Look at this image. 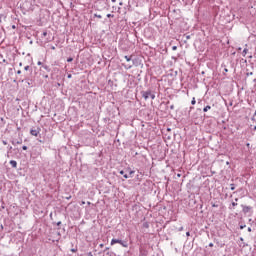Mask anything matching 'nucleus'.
Returning a JSON list of instances; mask_svg holds the SVG:
<instances>
[{
    "mask_svg": "<svg viewBox=\"0 0 256 256\" xmlns=\"http://www.w3.org/2000/svg\"><path fill=\"white\" fill-rule=\"evenodd\" d=\"M117 243H118L119 245H121L122 247H125V248L129 247V244L127 243V241L121 240V239H116V238H113V239L111 240L110 245H115V244H117Z\"/></svg>",
    "mask_w": 256,
    "mask_h": 256,
    "instance_id": "obj_1",
    "label": "nucleus"
},
{
    "mask_svg": "<svg viewBox=\"0 0 256 256\" xmlns=\"http://www.w3.org/2000/svg\"><path fill=\"white\" fill-rule=\"evenodd\" d=\"M141 95L143 97V99H145V101H147V99H149L150 95H151V90L148 91H142Z\"/></svg>",
    "mask_w": 256,
    "mask_h": 256,
    "instance_id": "obj_2",
    "label": "nucleus"
},
{
    "mask_svg": "<svg viewBox=\"0 0 256 256\" xmlns=\"http://www.w3.org/2000/svg\"><path fill=\"white\" fill-rule=\"evenodd\" d=\"M241 207H242V212L245 214V215H247V213H249L250 211H251V209H253V207H251V206H245V205H241Z\"/></svg>",
    "mask_w": 256,
    "mask_h": 256,
    "instance_id": "obj_3",
    "label": "nucleus"
},
{
    "mask_svg": "<svg viewBox=\"0 0 256 256\" xmlns=\"http://www.w3.org/2000/svg\"><path fill=\"white\" fill-rule=\"evenodd\" d=\"M40 132H41V128L30 130V134L33 135V137H37V135H39Z\"/></svg>",
    "mask_w": 256,
    "mask_h": 256,
    "instance_id": "obj_4",
    "label": "nucleus"
},
{
    "mask_svg": "<svg viewBox=\"0 0 256 256\" xmlns=\"http://www.w3.org/2000/svg\"><path fill=\"white\" fill-rule=\"evenodd\" d=\"M24 81L28 84L31 85L29 81H31V77H29V74H26L24 79L21 80V83H24Z\"/></svg>",
    "mask_w": 256,
    "mask_h": 256,
    "instance_id": "obj_5",
    "label": "nucleus"
},
{
    "mask_svg": "<svg viewBox=\"0 0 256 256\" xmlns=\"http://www.w3.org/2000/svg\"><path fill=\"white\" fill-rule=\"evenodd\" d=\"M10 165L13 167V169H17V161L10 160Z\"/></svg>",
    "mask_w": 256,
    "mask_h": 256,
    "instance_id": "obj_6",
    "label": "nucleus"
},
{
    "mask_svg": "<svg viewBox=\"0 0 256 256\" xmlns=\"http://www.w3.org/2000/svg\"><path fill=\"white\" fill-rule=\"evenodd\" d=\"M120 175H123L124 179H129V174H125V171L121 170Z\"/></svg>",
    "mask_w": 256,
    "mask_h": 256,
    "instance_id": "obj_7",
    "label": "nucleus"
},
{
    "mask_svg": "<svg viewBox=\"0 0 256 256\" xmlns=\"http://www.w3.org/2000/svg\"><path fill=\"white\" fill-rule=\"evenodd\" d=\"M25 71H30V74L33 73V69H31V66L27 65L24 67Z\"/></svg>",
    "mask_w": 256,
    "mask_h": 256,
    "instance_id": "obj_8",
    "label": "nucleus"
},
{
    "mask_svg": "<svg viewBox=\"0 0 256 256\" xmlns=\"http://www.w3.org/2000/svg\"><path fill=\"white\" fill-rule=\"evenodd\" d=\"M43 69L47 71L48 73L51 71V68L48 65H42Z\"/></svg>",
    "mask_w": 256,
    "mask_h": 256,
    "instance_id": "obj_9",
    "label": "nucleus"
},
{
    "mask_svg": "<svg viewBox=\"0 0 256 256\" xmlns=\"http://www.w3.org/2000/svg\"><path fill=\"white\" fill-rule=\"evenodd\" d=\"M211 110V106L207 105L206 107L203 108V112L207 113V111Z\"/></svg>",
    "mask_w": 256,
    "mask_h": 256,
    "instance_id": "obj_10",
    "label": "nucleus"
},
{
    "mask_svg": "<svg viewBox=\"0 0 256 256\" xmlns=\"http://www.w3.org/2000/svg\"><path fill=\"white\" fill-rule=\"evenodd\" d=\"M234 207H237V203L236 202H232V204L229 206L228 209L233 210Z\"/></svg>",
    "mask_w": 256,
    "mask_h": 256,
    "instance_id": "obj_11",
    "label": "nucleus"
},
{
    "mask_svg": "<svg viewBox=\"0 0 256 256\" xmlns=\"http://www.w3.org/2000/svg\"><path fill=\"white\" fill-rule=\"evenodd\" d=\"M142 227H143L144 229H149V222H144V223L142 224Z\"/></svg>",
    "mask_w": 256,
    "mask_h": 256,
    "instance_id": "obj_12",
    "label": "nucleus"
},
{
    "mask_svg": "<svg viewBox=\"0 0 256 256\" xmlns=\"http://www.w3.org/2000/svg\"><path fill=\"white\" fill-rule=\"evenodd\" d=\"M184 37H186V40H184V43H187V41H189V39H191V35H184Z\"/></svg>",
    "mask_w": 256,
    "mask_h": 256,
    "instance_id": "obj_13",
    "label": "nucleus"
},
{
    "mask_svg": "<svg viewBox=\"0 0 256 256\" xmlns=\"http://www.w3.org/2000/svg\"><path fill=\"white\" fill-rule=\"evenodd\" d=\"M133 175H135V170H130L128 176L129 177H133Z\"/></svg>",
    "mask_w": 256,
    "mask_h": 256,
    "instance_id": "obj_14",
    "label": "nucleus"
},
{
    "mask_svg": "<svg viewBox=\"0 0 256 256\" xmlns=\"http://www.w3.org/2000/svg\"><path fill=\"white\" fill-rule=\"evenodd\" d=\"M94 17H97L98 19H103V16H101V14H94Z\"/></svg>",
    "mask_w": 256,
    "mask_h": 256,
    "instance_id": "obj_15",
    "label": "nucleus"
},
{
    "mask_svg": "<svg viewBox=\"0 0 256 256\" xmlns=\"http://www.w3.org/2000/svg\"><path fill=\"white\" fill-rule=\"evenodd\" d=\"M231 191H235V184H230Z\"/></svg>",
    "mask_w": 256,
    "mask_h": 256,
    "instance_id": "obj_16",
    "label": "nucleus"
},
{
    "mask_svg": "<svg viewBox=\"0 0 256 256\" xmlns=\"http://www.w3.org/2000/svg\"><path fill=\"white\" fill-rule=\"evenodd\" d=\"M248 51H249V49H247V48H245V49L243 50L244 57H245V55H247Z\"/></svg>",
    "mask_w": 256,
    "mask_h": 256,
    "instance_id": "obj_17",
    "label": "nucleus"
},
{
    "mask_svg": "<svg viewBox=\"0 0 256 256\" xmlns=\"http://www.w3.org/2000/svg\"><path fill=\"white\" fill-rule=\"evenodd\" d=\"M71 62H73V57H69V58L67 59V63H71Z\"/></svg>",
    "mask_w": 256,
    "mask_h": 256,
    "instance_id": "obj_18",
    "label": "nucleus"
},
{
    "mask_svg": "<svg viewBox=\"0 0 256 256\" xmlns=\"http://www.w3.org/2000/svg\"><path fill=\"white\" fill-rule=\"evenodd\" d=\"M13 143V145H21V141H14V142H12Z\"/></svg>",
    "mask_w": 256,
    "mask_h": 256,
    "instance_id": "obj_19",
    "label": "nucleus"
},
{
    "mask_svg": "<svg viewBox=\"0 0 256 256\" xmlns=\"http://www.w3.org/2000/svg\"><path fill=\"white\" fill-rule=\"evenodd\" d=\"M124 58H125L126 61H128V62L131 61V56H125Z\"/></svg>",
    "mask_w": 256,
    "mask_h": 256,
    "instance_id": "obj_20",
    "label": "nucleus"
},
{
    "mask_svg": "<svg viewBox=\"0 0 256 256\" xmlns=\"http://www.w3.org/2000/svg\"><path fill=\"white\" fill-rule=\"evenodd\" d=\"M195 103H197V101L195 100V98H192L191 105H195Z\"/></svg>",
    "mask_w": 256,
    "mask_h": 256,
    "instance_id": "obj_21",
    "label": "nucleus"
},
{
    "mask_svg": "<svg viewBox=\"0 0 256 256\" xmlns=\"http://www.w3.org/2000/svg\"><path fill=\"white\" fill-rule=\"evenodd\" d=\"M246 227H247V225H245V224L240 225V229H245Z\"/></svg>",
    "mask_w": 256,
    "mask_h": 256,
    "instance_id": "obj_22",
    "label": "nucleus"
},
{
    "mask_svg": "<svg viewBox=\"0 0 256 256\" xmlns=\"http://www.w3.org/2000/svg\"><path fill=\"white\" fill-rule=\"evenodd\" d=\"M107 17H108V19H109V18H111V17H115V15H113V14H107Z\"/></svg>",
    "mask_w": 256,
    "mask_h": 256,
    "instance_id": "obj_23",
    "label": "nucleus"
},
{
    "mask_svg": "<svg viewBox=\"0 0 256 256\" xmlns=\"http://www.w3.org/2000/svg\"><path fill=\"white\" fill-rule=\"evenodd\" d=\"M211 205H212V207H219V205L218 204H215V203H211Z\"/></svg>",
    "mask_w": 256,
    "mask_h": 256,
    "instance_id": "obj_24",
    "label": "nucleus"
},
{
    "mask_svg": "<svg viewBox=\"0 0 256 256\" xmlns=\"http://www.w3.org/2000/svg\"><path fill=\"white\" fill-rule=\"evenodd\" d=\"M106 255L113 256V252H106Z\"/></svg>",
    "mask_w": 256,
    "mask_h": 256,
    "instance_id": "obj_25",
    "label": "nucleus"
},
{
    "mask_svg": "<svg viewBox=\"0 0 256 256\" xmlns=\"http://www.w3.org/2000/svg\"><path fill=\"white\" fill-rule=\"evenodd\" d=\"M172 51H177V46H173Z\"/></svg>",
    "mask_w": 256,
    "mask_h": 256,
    "instance_id": "obj_26",
    "label": "nucleus"
},
{
    "mask_svg": "<svg viewBox=\"0 0 256 256\" xmlns=\"http://www.w3.org/2000/svg\"><path fill=\"white\" fill-rule=\"evenodd\" d=\"M187 237H191V232H186Z\"/></svg>",
    "mask_w": 256,
    "mask_h": 256,
    "instance_id": "obj_27",
    "label": "nucleus"
},
{
    "mask_svg": "<svg viewBox=\"0 0 256 256\" xmlns=\"http://www.w3.org/2000/svg\"><path fill=\"white\" fill-rule=\"evenodd\" d=\"M43 37H47V31L43 32Z\"/></svg>",
    "mask_w": 256,
    "mask_h": 256,
    "instance_id": "obj_28",
    "label": "nucleus"
},
{
    "mask_svg": "<svg viewBox=\"0 0 256 256\" xmlns=\"http://www.w3.org/2000/svg\"><path fill=\"white\" fill-rule=\"evenodd\" d=\"M150 98H151V99H155V94H151V95H150Z\"/></svg>",
    "mask_w": 256,
    "mask_h": 256,
    "instance_id": "obj_29",
    "label": "nucleus"
},
{
    "mask_svg": "<svg viewBox=\"0 0 256 256\" xmlns=\"http://www.w3.org/2000/svg\"><path fill=\"white\" fill-rule=\"evenodd\" d=\"M170 109L173 111V109H175V105L172 104V105L170 106Z\"/></svg>",
    "mask_w": 256,
    "mask_h": 256,
    "instance_id": "obj_30",
    "label": "nucleus"
},
{
    "mask_svg": "<svg viewBox=\"0 0 256 256\" xmlns=\"http://www.w3.org/2000/svg\"><path fill=\"white\" fill-rule=\"evenodd\" d=\"M23 151H27V146H22Z\"/></svg>",
    "mask_w": 256,
    "mask_h": 256,
    "instance_id": "obj_31",
    "label": "nucleus"
},
{
    "mask_svg": "<svg viewBox=\"0 0 256 256\" xmlns=\"http://www.w3.org/2000/svg\"><path fill=\"white\" fill-rule=\"evenodd\" d=\"M72 253H76L77 252V249L73 248L71 249Z\"/></svg>",
    "mask_w": 256,
    "mask_h": 256,
    "instance_id": "obj_32",
    "label": "nucleus"
},
{
    "mask_svg": "<svg viewBox=\"0 0 256 256\" xmlns=\"http://www.w3.org/2000/svg\"><path fill=\"white\" fill-rule=\"evenodd\" d=\"M224 73H229V69L225 68Z\"/></svg>",
    "mask_w": 256,
    "mask_h": 256,
    "instance_id": "obj_33",
    "label": "nucleus"
},
{
    "mask_svg": "<svg viewBox=\"0 0 256 256\" xmlns=\"http://www.w3.org/2000/svg\"><path fill=\"white\" fill-rule=\"evenodd\" d=\"M107 251H109V247H106V248L104 249V253L107 252Z\"/></svg>",
    "mask_w": 256,
    "mask_h": 256,
    "instance_id": "obj_34",
    "label": "nucleus"
},
{
    "mask_svg": "<svg viewBox=\"0 0 256 256\" xmlns=\"http://www.w3.org/2000/svg\"><path fill=\"white\" fill-rule=\"evenodd\" d=\"M50 49H52V51H55V46H51Z\"/></svg>",
    "mask_w": 256,
    "mask_h": 256,
    "instance_id": "obj_35",
    "label": "nucleus"
},
{
    "mask_svg": "<svg viewBox=\"0 0 256 256\" xmlns=\"http://www.w3.org/2000/svg\"><path fill=\"white\" fill-rule=\"evenodd\" d=\"M56 225L59 227L61 225V221L57 222Z\"/></svg>",
    "mask_w": 256,
    "mask_h": 256,
    "instance_id": "obj_36",
    "label": "nucleus"
},
{
    "mask_svg": "<svg viewBox=\"0 0 256 256\" xmlns=\"http://www.w3.org/2000/svg\"><path fill=\"white\" fill-rule=\"evenodd\" d=\"M178 231H183V226H181L180 228H178Z\"/></svg>",
    "mask_w": 256,
    "mask_h": 256,
    "instance_id": "obj_37",
    "label": "nucleus"
},
{
    "mask_svg": "<svg viewBox=\"0 0 256 256\" xmlns=\"http://www.w3.org/2000/svg\"><path fill=\"white\" fill-rule=\"evenodd\" d=\"M87 256H93V253H92V252H89V253L87 254Z\"/></svg>",
    "mask_w": 256,
    "mask_h": 256,
    "instance_id": "obj_38",
    "label": "nucleus"
},
{
    "mask_svg": "<svg viewBox=\"0 0 256 256\" xmlns=\"http://www.w3.org/2000/svg\"><path fill=\"white\" fill-rule=\"evenodd\" d=\"M37 65H43V63L41 61H38Z\"/></svg>",
    "mask_w": 256,
    "mask_h": 256,
    "instance_id": "obj_39",
    "label": "nucleus"
},
{
    "mask_svg": "<svg viewBox=\"0 0 256 256\" xmlns=\"http://www.w3.org/2000/svg\"><path fill=\"white\" fill-rule=\"evenodd\" d=\"M17 75H21V70H18V71H17Z\"/></svg>",
    "mask_w": 256,
    "mask_h": 256,
    "instance_id": "obj_40",
    "label": "nucleus"
},
{
    "mask_svg": "<svg viewBox=\"0 0 256 256\" xmlns=\"http://www.w3.org/2000/svg\"><path fill=\"white\" fill-rule=\"evenodd\" d=\"M246 147H248V148L251 147V144H250V143H247V144H246Z\"/></svg>",
    "mask_w": 256,
    "mask_h": 256,
    "instance_id": "obj_41",
    "label": "nucleus"
},
{
    "mask_svg": "<svg viewBox=\"0 0 256 256\" xmlns=\"http://www.w3.org/2000/svg\"><path fill=\"white\" fill-rule=\"evenodd\" d=\"M252 229L251 227H248V232L251 233Z\"/></svg>",
    "mask_w": 256,
    "mask_h": 256,
    "instance_id": "obj_42",
    "label": "nucleus"
},
{
    "mask_svg": "<svg viewBox=\"0 0 256 256\" xmlns=\"http://www.w3.org/2000/svg\"><path fill=\"white\" fill-rule=\"evenodd\" d=\"M19 67H23V63L22 62L19 63Z\"/></svg>",
    "mask_w": 256,
    "mask_h": 256,
    "instance_id": "obj_43",
    "label": "nucleus"
},
{
    "mask_svg": "<svg viewBox=\"0 0 256 256\" xmlns=\"http://www.w3.org/2000/svg\"><path fill=\"white\" fill-rule=\"evenodd\" d=\"M72 75L71 74H68V79H71Z\"/></svg>",
    "mask_w": 256,
    "mask_h": 256,
    "instance_id": "obj_44",
    "label": "nucleus"
},
{
    "mask_svg": "<svg viewBox=\"0 0 256 256\" xmlns=\"http://www.w3.org/2000/svg\"><path fill=\"white\" fill-rule=\"evenodd\" d=\"M56 85H57V87H61V83H57Z\"/></svg>",
    "mask_w": 256,
    "mask_h": 256,
    "instance_id": "obj_45",
    "label": "nucleus"
},
{
    "mask_svg": "<svg viewBox=\"0 0 256 256\" xmlns=\"http://www.w3.org/2000/svg\"><path fill=\"white\" fill-rule=\"evenodd\" d=\"M17 27L15 25H12V29H16Z\"/></svg>",
    "mask_w": 256,
    "mask_h": 256,
    "instance_id": "obj_46",
    "label": "nucleus"
},
{
    "mask_svg": "<svg viewBox=\"0 0 256 256\" xmlns=\"http://www.w3.org/2000/svg\"><path fill=\"white\" fill-rule=\"evenodd\" d=\"M247 75H248V76H249V75H253V72L247 73Z\"/></svg>",
    "mask_w": 256,
    "mask_h": 256,
    "instance_id": "obj_47",
    "label": "nucleus"
},
{
    "mask_svg": "<svg viewBox=\"0 0 256 256\" xmlns=\"http://www.w3.org/2000/svg\"><path fill=\"white\" fill-rule=\"evenodd\" d=\"M209 247H213V243H210V244H209Z\"/></svg>",
    "mask_w": 256,
    "mask_h": 256,
    "instance_id": "obj_48",
    "label": "nucleus"
},
{
    "mask_svg": "<svg viewBox=\"0 0 256 256\" xmlns=\"http://www.w3.org/2000/svg\"><path fill=\"white\" fill-rule=\"evenodd\" d=\"M99 247L103 248V247H104V245H103V244H100V245H99Z\"/></svg>",
    "mask_w": 256,
    "mask_h": 256,
    "instance_id": "obj_49",
    "label": "nucleus"
},
{
    "mask_svg": "<svg viewBox=\"0 0 256 256\" xmlns=\"http://www.w3.org/2000/svg\"><path fill=\"white\" fill-rule=\"evenodd\" d=\"M112 1V3H115L117 0H111Z\"/></svg>",
    "mask_w": 256,
    "mask_h": 256,
    "instance_id": "obj_50",
    "label": "nucleus"
},
{
    "mask_svg": "<svg viewBox=\"0 0 256 256\" xmlns=\"http://www.w3.org/2000/svg\"><path fill=\"white\" fill-rule=\"evenodd\" d=\"M167 131H171V128H167Z\"/></svg>",
    "mask_w": 256,
    "mask_h": 256,
    "instance_id": "obj_51",
    "label": "nucleus"
},
{
    "mask_svg": "<svg viewBox=\"0 0 256 256\" xmlns=\"http://www.w3.org/2000/svg\"><path fill=\"white\" fill-rule=\"evenodd\" d=\"M4 145H7V142L3 141Z\"/></svg>",
    "mask_w": 256,
    "mask_h": 256,
    "instance_id": "obj_52",
    "label": "nucleus"
},
{
    "mask_svg": "<svg viewBox=\"0 0 256 256\" xmlns=\"http://www.w3.org/2000/svg\"><path fill=\"white\" fill-rule=\"evenodd\" d=\"M235 201H239V198H235Z\"/></svg>",
    "mask_w": 256,
    "mask_h": 256,
    "instance_id": "obj_53",
    "label": "nucleus"
},
{
    "mask_svg": "<svg viewBox=\"0 0 256 256\" xmlns=\"http://www.w3.org/2000/svg\"><path fill=\"white\" fill-rule=\"evenodd\" d=\"M119 5H123V2H120Z\"/></svg>",
    "mask_w": 256,
    "mask_h": 256,
    "instance_id": "obj_54",
    "label": "nucleus"
},
{
    "mask_svg": "<svg viewBox=\"0 0 256 256\" xmlns=\"http://www.w3.org/2000/svg\"><path fill=\"white\" fill-rule=\"evenodd\" d=\"M88 205H91V202H87Z\"/></svg>",
    "mask_w": 256,
    "mask_h": 256,
    "instance_id": "obj_55",
    "label": "nucleus"
},
{
    "mask_svg": "<svg viewBox=\"0 0 256 256\" xmlns=\"http://www.w3.org/2000/svg\"><path fill=\"white\" fill-rule=\"evenodd\" d=\"M177 176H178V177H181V174H178Z\"/></svg>",
    "mask_w": 256,
    "mask_h": 256,
    "instance_id": "obj_56",
    "label": "nucleus"
},
{
    "mask_svg": "<svg viewBox=\"0 0 256 256\" xmlns=\"http://www.w3.org/2000/svg\"><path fill=\"white\" fill-rule=\"evenodd\" d=\"M0 229H3V225H1Z\"/></svg>",
    "mask_w": 256,
    "mask_h": 256,
    "instance_id": "obj_57",
    "label": "nucleus"
},
{
    "mask_svg": "<svg viewBox=\"0 0 256 256\" xmlns=\"http://www.w3.org/2000/svg\"><path fill=\"white\" fill-rule=\"evenodd\" d=\"M233 105V102L230 103V106Z\"/></svg>",
    "mask_w": 256,
    "mask_h": 256,
    "instance_id": "obj_58",
    "label": "nucleus"
},
{
    "mask_svg": "<svg viewBox=\"0 0 256 256\" xmlns=\"http://www.w3.org/2000/svg\"><path fill=\"white\" fill-rule=\"evenodd\" d=\"M82 205H85V202H82Z\"/></svg>",
    "mask_w": 256,
    "mask_h": 256,
    "instance_id": "obj_59",
    "label": "nucleus"
},
{
    "mask_svg": "<svg viewBox=\"0 0 256 256\" xmlns=\"http://www.w3.org/2000/svg\"><path fill=\"white\" fill-rule=\"evenodd\" d=\"M240 241H243V238H240Z\"/></svg>",
    "mask_w": 256,
    "mask_h": 256,
    "instance_id": "obj_60",
    "label": "nucleus"
},
{
    "mask_svg": "<svg viewBox=\"0 0 256 256\" xmlns=\"http://www.w3.org/2000/svg\"><path fill=\"white\" fill-rule=\"evenodd\" d=\"M169 103H170V102L168 101V102H167V105H169Z\"/></svg>",
    "mask_w": 256,
    "mask_h": 256,
    "instance_id": "obj_61",
    "label": "nucleus"
},
{
    "mask_svg": "<svg viewBox=\"0 0 256 256\" xmlns=\"http://www.w3.org/2000/svg\"><path fill=\"white\" fill-rule=\"evenodd\" d=\"M46 78L49 77L48 75L45 76Z\"/></svg>",
    "mask_w": 256,
    "mask_h": 256,
    "instance_id": "obj_62",
    "label": "nucleus"
},
{
    "mask_svg": "<svg viewBox=\"0 0 256 256\" xmlns=\"http://www.w3.org/2000/svg\"><path fill=\"white\" fill-rule=\"evenodd\" d=\"M190 109H193V107H190Z\"/></svg>",
    "mask_w": 256,
    "mask_h": 256,
    "instance_id": "obj_63",
    "label": "nucleus"
}]
</instances>
